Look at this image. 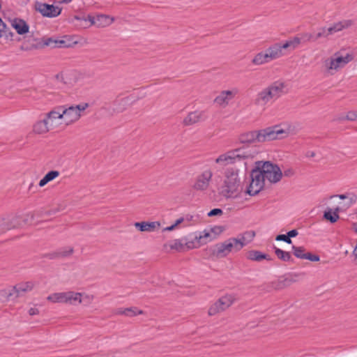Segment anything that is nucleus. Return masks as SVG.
<instances>
[{
    "instance_id": "nucleus-1",
    "label": "nucleus",
    "mask_w": 357,
    "mask_h": 357,
    "mask_svg": "<svg viewBox=\"0 0 357 357\" xmlns=\"http://www.w3.org/2000/svg\"><path fill=\"white\" fill-rule=\"evenodd\" d=\"M289 134V128H283L280 126L268 127L259 130H252L243 132L238 137L242 144L265 142L287 137Z\"/></svg>"
},
{
    "instance_id": "nucleus-2",
    "label": "nucleus",
    "mask_w": 357,
    "mask_h": 357,
    "mask_svg": "<svg viewBox=\"0 0 357 357\" xmlns=\"http://www.w3.org/2000/svg\"><path fill=\"white\" fill-rule=\"evenodd\" d=\"M242 191L240 169L236 167L227 168L224 172L222 183L218 188L219 195L227 199H236L241 196Z\"/></svg>"
},
{
    "instance_id": "nucleus-3",
    "label": "nucleus",
    "mask_w": 357,
    "mask_h": 357,
    "mask_svg": "<svg viewBox=\"0 0 357 357\" xmlns=\"http://www.w3.org/2000/svg\"><path fill=\"white\" fill-rule=\"evenodd\" d=\"M61 109L60 106H57L46 113L43 120L34 123L33 131L36 134H45L56 128H65Z\"/></svg>"
},
{
    "instance_id": "nucleus-4",
    "label": "nucleus",
    "mask_w": 357,
    "mask_h": 357,
    "mask_svg": "<svg viewBox=\"0 0 357 357\" xmlns=\"http://www.w3.org/2000/svg\"><path fill=\"white\" fill-rule=\"evenodd\" d=\"M353 59L352 54L342 50H339L325 59L323 61L322 67L328 75H333L344 68Z\"/></svg>"
},
{
    "instance_id": "nucleus-5",
    "label": "nucleus",
    "mask_w": 357,
    "mask_h": 357,
    "mask_svg": "<svg viewBox=\"0 0 357 357\" xmlns=\"http://www.w3.org/2000/svg\"><path fill=\"white\" fill-rule=\"evenodd\" d=\"M285 55L282 44L280 43L270 45L264 51L257 53L252 60V63L256 66H261L277 60Z\"/></svg>"
},
{
    "instance_id": "nucleus-6",
    "label": "nucleus",
    "mask_w": 357,
    "mask_h": 357,
    "mask_svg": "<svg viewBox=\"0 0 357 357\" xmlns=\"http://www.w3.org/2000/svg\"><path fill=\"white\" fill-rule=\"evenodd\" d=\"M255 169L266 181L271 183H275L279 182L282 177V172L280 167L271 162L259 161L257 162Z\"/></svg>"
},
{
    "instance_id": "nucleus-7",
    "label": "nucleus",
    "mask_w": 357,
    "mask_h": 357,
    "mask_svg": "<svg viewBox=\"0 0 357 357\" xmlns=\"http://www.w3.org/2000/svg\"><path fill=\"white\" fill-rule=\"evenodd\" d=\"M88 107V103H82L71 106L60 105V107L62 108L61 112L66 127L78 121L82 116V113L84 112Z\"/></svg>"
},
{
    "instance_id": "nucleus-8",
    "label": "nucleus",
    "mask_w": 357,
    "mask_h": 357,
    "mask_svg": "<svg viewBox=\"0 0 357 357\" xmlns=\"http://www.w3.org/2000/svg\"><path fill=\"white\" fill-rule=\"evenodd\" d=\"M33 288L31 282H21L14 286L11 290L3 289L0 291V299L2 297L9 298L10 296L20 297L26 292L31 291Z\"/></svg>"
},
{
    "instance_id": "nucleus-9",
    "label": "nucleus",
    "mask_w": 357,
    "mask_h": 357,
    "mask_svg": "<svg viewBox=\"0 0 357 357\" xmlns=\"http://www.w3.org/2000/svg\"><path fill=\"white\" fill-rule=\"evenodd\" d=\"M213 171L210 169H205L199 174L192 185V188L197 191H206L208 189L212 178Z\"/></svg>"
},
{
    "instance_id": "nucleus-10",
    "label": "nucleus",
    "mask_w": 357,
    "mask_h": 357,
    "mask_svg": "<svg viewBox=\"0 0 357 357\" xmlns=\"http://www.w3.org/2000/svg\"><path fill=\"white\" fill-rule=\"evenodd\" d=\"M34 8L36 11L40 13L42 16L50 18L56 17L61 13V8L60 7L40 1L35 2Z\"/></svg>"
},
{
    "instance_id": "nucleus-11",
    "label": "nucleus",
    "mask_w": 357,
    "mask_h": 357,
    "mask_svg": "<svg viewBox=\"0 0 357 357\" xmlns=\"http://www.w3.org/2000/svg\"><path fill=\"white\" fill-rule=\"evenodd\" d=\"M261 173L255 169L251 173V182L246 190V193L250 196L258 194L264 187L265 181L260 175Z\"/></svg>"
},
{
    "instance_id": "nucleus-12",
    "label": "nucleus",
    "mask_w": 357,
    "mask_h": 357,
    "mask_svg": "<svg viewBox=\"0 0 357 357\" xmlns=\"http://www.w3.org/2000/svg\"><path fill=\"white\" fill-rule=\"evenodd\" d=\"M266 89L269 92L273 100L278 99L289 91V87L285 82L277 80L267 86Z\"/></svg>"
},
{
    "instance_id": "nucleus-13",
    "label": "nucleus",
    "mask_w": 357,
    "mask_h": 357,
    "mask_svg": "<svg viewBox=\"0 0 357 357\" xmlns=\"http://www.w3.org/2000/svg\"><path fill=\"white\" fill-rule=\"evenodd\" d=\"M238 93V89L237 88L222 91L215 98L214 102L220 107H226Z\"/></svg>"
},
{
    "instance_id": "nucleus-14",
    "label": "nucleus",
    "mask_w": 357,
    "mask_h": 357,
    "mask_svg": "<svg viewBox=\"0 0 357 357\" xmlns=\"http://www.w3.org/2000/svg\"><path fill=\"white\" fill-rule=\"evenodd\" d=\"M338 197L343 200L342 202L339 203V206L336 207V211H345L357 201V195L354 192H347L342 195H335L330 197L331 199Z\"/></svg>"
},
{
    "instance_id": "nucleus-15",
    "label": "nucleus",
    "mask_w": 357,
    "mask_h": 357,
    "mask_svg": "<svg viewBox=\"0 0 357 357\" xmlns=\"http://www.w3.org/2000/svg\"><path fill=\"white\" fill-rule=\"evenodd\" d=\"M272 100H273V99L265 87L256 94L253 100V104L257 107L264 110Z\"/></svg>"
},
{
    "instance_id": "nucleus-16",
    "label": "nucleus",
    "mask_w": 357,
    "mask_h": 357,
    "mask_svg": "<svg viewBox=\"0 0 357 357\" xmlns=\"http://www.w3.org/2000/svg\"><path fill=\"white\" fill-rule=\"evenodd\" d=\"M21 225L18 216H8L0 219V234Z\"/></svg>"
},
{
    "instance_id": "nucleus-17",
    "label": "nucleus",
    "mask_w": 357,
    "mask_h": 357,
    "mask_svg": "<svg viewBox=\"0 0 357 357\" xmlns=\"http://www.w3.org/2000/svg\"><path fill=\"white\" fill-rule=\"evenodd\" d=\"M236 161L254 158L257 151L254 147H242L233 149Z\"/></svg>"
},
{
    "instance_id": "nucleus-18",
    "label": "nucleus",
    "mask_w": 357,
    "mask_h": 357,
    "mask_svg": "<svg viewBox=\"0 0 357 357\" xmlns=\"http://www.w3.org/2000/svg\"><path fill=\"white\" fill-rule=\"evenodd\" d=\"M204 112L202 111H193L188 114L183 119V123L185 126H189L205 120Z\"/></svg>"
},
{
    "instance_id": "nucleus-19",
    "label": "nucleus",
    "mask_w": 357,
    "mask_h": 357,
    "mask_svg": "<svg viewBox=\"0 0 357 357\" xmlns=\"http://www.w3.org/2000/svg\"><path fill=\"white\" fill-rule=\"evenodd\" d=\"M236 161L233 149L220 154L215 160V162L221 167L234 164Z\"/></svg>"
},
{
    "instance_id": "nucleus-20",
    "label": "nucleus",
    "mask_w": 357,
    "mask_h": 357,
    "mask_svg": "<svg viewBox=\"0 0 357 357\" xmlns=\"http://www.w3.org/2000/svg\"><path fill=\"white\" fill-rule=\"evenodd\" d=\"M89 20L91 22V25L96 24L100 27L108 26L114 21V18L113 17L106 15H100L96 18L89 16Z\"/></svg>"
},
{
    "instance_id": "nucleus-21",
    "label": "nucleus",
    "mask_w": 357,
    "mask_h": 357,
    "mask_svg": "<svg viewBox=\"0 0 357 357\" xmlns=\"http://www.w3.org/2000/svg\"><path fill=\"white\" fill-rule=\"evenodd\" d=\"M135 228L140 231L153 232L158 229L160 227V223L158 221L155 222H137L134 224Z\"/></svg>"
},
{
    "instance_id": "nucleus-22",
    "label": "nucleus",
    "mask_w": 357,
    "mask_h": 357,
    "mask_svg": "<svg viewBox=\"0 0 357 357\" xmlns=\"http://www.w3.org/2000/svg\"><path fill=\"white\" fill-rule=\"evenodd\" d=\"M11 26L15 29L20 35H23L29 32V26L26 22L21 19L15 18L10 20Z\"/></svg>"
},
{
    "instance_id": "nucleus-23",
    "label": "nucleus",
    "mask_w": 357,
    "mask_h": 357,
    "mask_svg": "<svg viewBox=\"0 0 357 357\" xmlns=\"http://www.w3.org/2000/svg\"><path fill=\"white\" fill-rule=\"evenodd\" d=\"M246 259L253 261H261L264 259L270 261L271 257L268 255L264 254L259 250H251L246 252Z\"/></svg>"
},
{
    "instance_id": "nucleus-24",
    "label": "nucleus",
    "mask_w": 357,
    "mask_h": 357,
    "mask_svg": "<svg viewBox=\"0 0 357 357\" xmlns=\"http://www.w3.org/2000/svg\"><path fill=\"white\" fill-rule=\"evenodd\" d=\"M351 25V21L343 20L333 24L328 27V32L330 33L331 36L342 31L344 29L349 28Z\"/></svg>"
},
{
    "instance_id": "nucleus-25",
    "label": "nucleus",
    "mask_w": 357,
    "mask_h": 357,
    "mask_svg": "<svg viewBox=\"0 0 357 357\" xmlns=\"http://www.w3.org/2000/svg\"><path fill=\"white\" fill-rule=\"evenodd\" d=\"M255 236L254 231H247L238 236L237 240L241 243V247L243 249L245 245L251 243Z\"/></svg>"
},
{
    "instance_id": "nucleus-26",
    "label": "nucleus",
    "mask_w": 357,
    "mask_h": 357,
    "mask_svg": "<svg viewBox=\"0 0 357 357\" xmlns=\"http://www.w3.org/2000/svg\"><path fill=\"white\" fill-rule=\"evenodd\" d=\"M301 43V38L298 36H294L286 40L282 44L283 51L289 50L290 51L296 49Z\"/></svg>"
},
{
    "instance_id": "nucleus-27",
    "label": "nucleus",
    "mask_w": 357,
    "mask_h": 357,
    "mask_svg": "<svg viewBox=\"0 0 357 357\" xmlns=\"http://www.w3.org/2000/svg\"><path fill=\"white\" fill-rule=\"evenodd\" d=\"M229 253L225 242L215 245L213 250V255L218 258L225 257Z\"/></svg>"
},
{
    "instance_id": "nucleus-28",
    "label": "nucleus",
    "mask_w": 357,
    "mask_h": 357,
    "mask_svg": "<svg viewBox=\"0 0 357 357\" xmlns=\"http://www.w3.org/2000/svg\"><path fill=\"white\" fill-rule=\"evenodd\" d=\"M80 302V292L74 291H66V304L76 305Z\"/></svg>"
},
{
    "instance_id": "nucleus-29",
    "label": "nucleus",
    "mask_w": 357,
    "mask_h": 357,
    "mask_svg": "<svg viewBox=\"0 0 357 357\" xmlns=\"http://www.w3.org/2000/svg\"><path fill=\"white\" fill-rule=\"evenodd\" d=\"M188 220L183 217H181L176 220L174 222L168 227L163 228L162 231H172L181 227H185L188 225Z\"/></svg>"
},
{
    "instance_id": "nucleus-30",
    "label": "nucleus",
    "mask_w": 357,
    "mask_h": 357,
    "mask_svg": "<svg viewBox=\"0 0 357 357\" xmlns=\"http://www.w3.org/2000/svg\"><path fill=\"white\" fill-rule=\"evenodd\" d=\"M236 300V298L234 294H227L220 298L218 301L223 310H225L229 307Z\"/></svg>"
},
{
    "instance_id": "nucleus-31",
    "label": "nucleus",
    "mask_w": 357,
    "mask_h": 357,
    "mask_svg": "<svg viewBox=\"0 0 357 357\" xmlns=\"http://www.w3.org/2000/svg\"><path fill=\"white\" fill-rule=\"evenodd\" d=\"M47 300L52 303H66V291L51 294Z\"/></svg>"
},
{
    "instance_id": "nucleus-32",
    "label": "nucleus",
    "mask_w": 357,
    "mask_h": 357,
    "mask_svg": "<svg viewBox=\"0 0 357 357\" xmlns=\"http://www.w3.org/2000/svg\"><path fill=\"white\" fill-rule=\"evenodd\" d=\"M197 236L198 241L201 243V246L204 244H206L208 242L213 241L215 238V236H212L211 230H204L203 231L200 232L198 235H197Z\"/></svg>"
},
{
    "instance_id": "nucleus-33",
    "label": "nucleus",
    "mask_w": 357,
    "mask_h": 357,
    "mask_svg": "<svg viewBox=\"0 0 357 357\" xmlns=\"http://www.w3.org/2000/svg\"><path fill=\"white\" fill-rule=\"evenodd\" d=\"M165 246H168L170 250H174L177 252H184L185 251L183 238L174 239V240L170 241Z\"/></svg>"
},
{
    "instance_id": "nucleus-34",
    "label": "nucleus",
    "mask_w": 357,
    "mask_h": 357,
    "mask_svg": "<svg viewBox=\"0 0 357 357\" xmlns=\"http://www.w3.org/2000/svg\"><path fill=\"white\" fill-rule=\"evenodd\" d=\"M60 173L59 171L52 170L49 172L45 175V176L39 181L38 185L40 187L45 186L47 183L53 181L59 176Z\"/></svg>"
},
{
    "instance_id": "nucleus-35",
    "label": "nucleus",
    "mask_w": 357,
    "mask_h": 357,
    "mask_svg": "<svg viewBox=\"0 0 357 357\" xmlns=\"http://www.w3.org/2000/svg\"><path fill=\"white\" fill-rule=\"evenodd\" d=\"M225 242L227 246L229 252H236L242 249L241 247V245L240 244L241 243L238 241V240H237L236 238H230L228 240L225 241Z\"/></svg>"
},
{
    "instance_id": "nucleus-36",
    "label": "nucleus",
    "mask_w": 357,
    "mask_h": 357,
    "mask_svg": "<svg viewBox=\"0 0 357 357\" xmlns=\"http://www.w3.org/2000/svg\"><path fill=\"white\" fill-rule=\"evenodd\" d=\"M339 212H340V211H336V207L334 208L333 211H332V209L329 208L324 212V218L330 221L331 223H335L340 218V216L338 214Z\"/></svg>"
},
{
    "instance_id": "nucleus-37",
    "label": "nucleus",
    "mask_w": 357,
    "mask_h": 357,
    "mask_svg": "<svg viewBox=\"0 0 357 357\" xmlns=\"http://www.w3.org/2000/svg\"><path fill=\"white\" fill-rule=\"evenodd\" d=\"M183 240L185 251L201 247V243L198 241L197 235H195L193 239L183 238Z\"/></svg>"
},
{
    "instance_id": "nucleus-38",
    "label": "nucleus",
    "mask_w": 357,
    "mask_h": 357,
    "mask_svg": "<svg viewBox=\"0 0 357 357\" xmlns=\"http://www.w3.org/2000/svg\"><path fill=\"white\" fill-rule=\"evenodd\" d=\"M93 295L80 292V302H79V304H83L84 306H89L93 303Z\"/></svg>"
},
{
    "instance_id": "nucleus-39",
    "label": "nucleus",
    "mask_w": 357,
    "mask_h": 357,
    "mask_svg": "<svg viewBox=\"0 0 357 357\" xmlns=\"http://www.w3.org/2000/svg\"><path fill=\"white\" fill-rule=\"evenodd\" d=\"M276 256L284 261H289L291 259V254L289 252L284 251L280 248H275Z\"/></svg>"
},
{
    "instance_id": "nucleus-40",
    "label": "nucleus",
    "mask_w": 357,
    "mask_h": 357,
    "mask_svg": "<svg viewBox=\"0 0 357 357\" xmlns=\"http://www.w3.org/2000/svg\"><path fill=\"white\" fill-rule=\"evenodd\" d=\"M45 45L48 46H51L52 47H67L68 45L66 43V41L63 40H54L52 38H49L45 42Z\"/></svg>"
},
{
    "instance_id": "nucleus-41",
    "label": "nucleus",
    "mask_w": 357,
    "mask_h": 357,
    "mask_svg": "<svg viewBox=\"0 0 357 357\" xmlns=\"http://www.w3.org/2000/svg\"><path fill=\"white\" fill-rule=\"evenodd\" d=\"M222 311H224L223 308L219 304L218 301H217L209 307L208 313L210 316H213Z\"/></svg>"
},
{
    "instance_id": "nucleus-42",
    "label": "nucleus",
    "mask_w": 357,
    "mask_h": 357,
    "mask_svg": "<svg viewBox=\"0 0 357 357\" xmlns=\"http://www.w3.org/2000/svg\"><path fill=\"white\" fill-rule=\"evenodd\" d=\"M288 287L286 278H282L273 282V287L275 289H282Z\"/></svg>"
},
{
    "instance_id": "nucleus-43",
    "label": "nucleus",
    "mask_w": 357,
    "mask_h": 357,
    "mask_svg": "<svg viewBox=\"0 0 357 357\" xmlns=\"http://www.w3.org/2000/svg\"><path fill=\"white\" fill-rule=\"evenodd\" d=\"M304 273H294L289 274L286 278L288 286L291 285L294 282H296L299 280V278L303 275Z\"/></svg>"
},
{
    "instance_id": "nucleus-44",
    "label": "nucleus",
    "mask_w": 357,
    "mask_h": 357,
    "mask_svg": "<svg viewBox=\"0 0 357 357\" xmlns=\"http://www.w3.org/2000/svg\"><path fill=\"white\" fill-rule=\"evenodd\" d=\"M292 250L294 255L298 258V259H303L304 258L305 255L306 254L305 250L303 247H296V246H292Z\"/></svg>"
},
{
    "instance_id": "nucleus-45",
    "label": "nucleus",
    "mask_w": 357,
    "mask_h": 357,
    "mask_svg": "<svg viewBox=\"0 0 357 357\" xmlns=\"http://www.w3.org/2000/svg\"><path fill=\"white\" fill-rule=\"evenodd\" d=\"M331 36L330 33L328 32V27H321L319 29V31L314 35L313 41L317 40L320 38H327Z\"/></svg>"
},
{
    "instance_id": "nucleus-46",
    "label": "nucleus",
    "mask_w": 357,
    "mask_h": 357,
    "mask_svg": "<svg viewBox=\"0 0 357 357\" xmlns=\"http://www.w3.org/2000/svg\"><path fill=\"white\" fill-rule=\"evenodd\" d=\"M126 312L127 317H133V316H136L137 314H144V312L142 310H139L138 308H137L135 307L126 308Z\"/></svg>"
},
{
    "instance_id": "nucleus-47",
    "label": "nucleus",
    "mask_w": 357,
    "mask_h": 357,
    "mask_svg": "<svg viewBox=\"0 0 357 357\" xmlns=\"http://www.w3.org/2000/svg\"><path fill=\"white\" fill-rule=\"evenodd\" d=\"M340 121L347 120L354 121L357 120V111H349L347 112L345 116L340 118Z\"/></svg>"
},
{
    "instance_id": "nucleus-48",
    "label": "nucleus",
    "mask_w": 357,
    "mask_h": 357,
    "mask_svg": "<svg viewBox=\"0 0 357 357\" xmlns=\"http://www.w3.org/2000/svg\"><path fill=\"white\" fill-rule=\"evenodd\" d=\"M128 102H129V98L128 97L118 100L116 101V102L118 104H119L120 105H121V107H120L119 108H117V112H121L124 111L126 108V105H128Z\"/></svg>"
},
{
    "instance_id": "nucleus-49",
    "label": "nucleus",
    "mask_w": 357,
    "mask_h": 357,
    "mask_svg": "<svg viewBox=\"0 0 357 357\" xmlns=\"http://www.w3.org/2000/svg\"><path fill=\"white\" fill-rule=\"evenodd\" d=\"M303 259H307L311 261H319V257L317 255H313L310 252H306V254L304 256Z\"/></svg>"
},
{
    "instance_id": "nucleus-50",
    "label": "nucleus",
    "mask_w": 357,
    "mask_h": 357,
    "mask_svg": "<svg viewBox=\"0 0 357 357\" xmlns=\"http://www.w3.org/2000/svg\"><path fill=\"white\" fill-rule=\"evenodd\" d=\"M275 240L278 241H284L288 244H291L292 243L291 238H289L287 234V235H285V234L278 235L275 238Z\"/></svg>"
},
{
    "instance_id": "nucleus-51",
    "label": "nucleus",
    "mask_w": 357,
    "mask_h": 357,
    "mask_svg": "<svg viewBox=\"0 0 357 357\" xmlns=\"http://www.w3.org/2000/svg\"><path fill=\"white\" fill-rule=\"evenodd\" d=\"M223 213V211L220 208H213L208 213V217H212L215 215H221Z\"/></svg>"
},
{
    "instance_id": "nucleus-52",
    "label": "nucleus",
    "mask_w": 357,
    "mask_h": 357,
    "mask_svg": "<svg viewBox=\"0 0 357 357\" xmlns=\"http://www.w3.org/2000/svg\"><path fill=\"white\" fill-rule=\"evenodd\" d=\"M314 36L310 33H304L302 34V38L306 41H313Z\"/></svg>"
},
{
    "instance_id": "nucleus-53",
    "label": "nucleus",
    "mask_w": 357,
    "mask_h": 357,
    "mask_svg": "<svg viewBox=\"0 0 357 357\" xmlns=\"http://www.w3.org/2000/svg\"><path fill=\"white\" fill-rule=\"evenodd\" d=\"M211 230L212 234H215L216 235V234L222 233L224 229L221 226H218V227H215L212 228Z\"/></svg>"
},
{
    "instance_id": "nucleus-54",
    "label": "nucleus",
    "mask_w": 357,
    "mask_h": 357,
    "mask_svg": "<svg viewBox=\"0 0 357 357\" xmlns=\"http://www.w3.org/2000/svg\"><path fill=\"white\" fill-rule=\"evenodd\" d=\"M3 36L8 37L7 27H6V24H4L3 28L0 27V38L3 37Z\"/></svg>"
},
{
    "instance_id": "nucleus-55",
    "label": "nucleus",
    "mask_w": 357,
    "mask_h": 357,
    "mask_svg": "<svg viewBox=\"0 0 357 357\" xmlns=\"http://www.w3.org/2000/svg\"><path fill=\"white\" fill-rule=\"evenodd\" d=\"M298 231L296 229H292L289 231L287 232V236H289V238H293V237H295L298 235Z\"/></svg>"
},
{
    "instance_id": "nucleus-56",
    "label": "nucleus",
    "mask_w": 357,
    "mask_h": 357,
    "mask_svg": "<svg viewBox=\"0 0 357 357\" xmlns=\"http://www.w3.org/2000/svg\"><path fill=\"white\" fill-rule=\"evenodd\" d=\"M39 313V310L36 307H31L29 310V314L31 316L36 315Z\"/></svg>"
},
{
    "instance_id": "nucleus-57",
    "label": "nucleus",
    "mask_w": 357,
    "mask_h": 357,
    "mask_svg": "<svg viewBox=\"0 0 357 357\" xmlns=\"http://www.w3.org/2000/svg\"><path fill=\"white\" fill-rule=\"evenodd\" d=\"M116 314L126 316V308H119L115 311Z\"/></svg>"
},
{
    "instance_id": "nucleus-58",
    "label": "nucleus",
    "mask_w": 357,
    "mask_h": 357,
    "mask_svg": "<svg viewBox=\"0 0 357 357\" xmlns=\"http://www.w3.org/2000/svg\"><path fill=\"white\" fill-rule=\"evenodd\" d=\"M315 155V153L314 151H307L306 153V156L308 158H312Z\"/></svg>"
},
{
    "instance_id": "nucleus-59",
    "label": "nucleus",
    "mask_w": 357,
    "mask_h": 357,
    "mask_svg": "<svg viewBox=\"0 0 357 357\" xmlns=\"http://www.w3.org/2000/svg\"><path fill=\"white\" fill-rule=\"evenodd\" d=\"M73 252V248H70L67 252H65L63 255V256H68V255H70Z\"/></svg>"
},
{
    "instance_id": "nucleus-60",
    "label": "nucleus",
    "mask_w": 357,
    "mask_h": 357,
    "mask_svg": "<svg viewBox=\"0 0 357 357\" xmlns=\"http://www.w3.org/2000/svg\"><path fill=\"white\" fill-rule=\"evenodd\" d=\"M5 23L2 21V20L0 18V27L3 28Z\"/></svg>"
},
{
    "instance_id": "nucleus-61",
    "label": "nucleus",
    "mask_w": 357,
    "mask_h": 357,
    "mask_svg": "<svg viewBox=\"0 0 357 357\" xmlns=\"http://www.w3.org/2000/svg\"><path fill=\"white\" fill-rule=\"evenodd\" d=\"M73 0H61V3H68L70 2H71Z\"/></svg>"
},
{
    "instance_id": "nucleus-62",
    "label": "nucleus",
    "mask_w": 357,
    "mask_h": 357,
    "mask_svg": "<svg viewBox=\"0 0 357 357\" xmlns=\"http://www.w3.org/2000/svg\"><path fill=\"white\" fill-rule=\"evenodd\" d=\"M353 227H354V229L355 232L357 233V223H354L353 225Z\"/></svg>"
},
{
    "instance_id": "nucleus-63",
    "label": "nucleus",
    "mask_w": 357,
    "mask_h": 357,
    "mask_svg": "<svg viewBox=\"0 0 357 357\" xmlns=\"http://www.w3.org/2000/svg\"><path fill=\"white\" fill-rule=\"evenodd\" d=\"M7 35H8V37L9 36H13V33H12V32H10V31H9L8 30H7Z\"/></svg>"
},
{
    "instance_id": "nucleus-64",
    "label": "nucleus",
    "mask_w": 357,
    "mask_h": 357,
    "mask_svg": "<svg viewBox=\"0 0 357 357\" xmlns=\"http://www.w3.org/2000/svg\"><path fill=\"white\" fill-rule=\"evenodd\" d=\"M75 19H77V20H81V18H80V17H75Z\"/></svg>"
}]
</instances>
